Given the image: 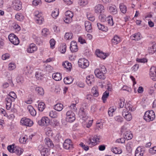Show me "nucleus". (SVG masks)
Here are the masks:
<instances>
[{"instance_id":"f257e3e1","label":"nucleus","mask_w":156,"mask_h":156,"mask_svg":"<svg viewBox=\"0 0 156 156\" xmlns=\"http://www.w3.org/2000/svg\"><path fill=\"white\" fill-rule=\"evenodd\" d=\"M101 138L100 135H94L88 139L86 141V142L88 145L92 147L96 145L99 142Z\"/></svg>"},{"instance_id":"f03ea898","label":"nucleus","mask_w":156,"mask_h":156,"mask_svg":"<svg viewBox=\"0 0 156 156\" xmlns=\"http://www.w3.org/2000/svg\"><path fill=\"white\" fill-rule=\"evenodd\" d=\"M155 115L153 110L147 111L145 112L143 117L144 119L147 122L153 121L155 118Z\"/></svg>"},{"instance_id":"7ed1b4c3","label":"nucleus","mask_w":156,"mask_h":156,"mask_svg":"<svg viewBox=\"0 0 156 156\" xmlns=\"http://www.w3.org/2000/svg\"><path fill=\"white\" fill-rule=\"evenodd\" d=\"M73 13L70 11H67L65 13V16L63 20L64 22L67 23H71L72 21V18L73 16Z\"/></svg>"},{"instance_id":"20e7f679","label":"nucleus","mask_w":156,"mask_h":156,"mask_svg":"<svg viewBox=\"0 0 156 156\" xmlns=\"http://www.w3.org/2000/svg\"><path fill=\"white\" fill-rule=\"evenodd\" d=\"M20 123L22 126L30 127L33 126L34 123L30 119L26 117H23L21 119Z\"/></svg>"},{"instance_id":"39448f33","label":"nucleus","mask_w":156,"mask_h":156,"mask_svg":"<svg viewBox=\"0 0 156 156\" xmlns=\"http://www.w3.org/2000/svg\"><path fill=\"white\" fill-rule=\"evenodd\" d=\"M66 119L69 122H73L76 119L75 113L71 110L68 111L66 113Z\"/></svg>"},{"instance_id":"423d86ee","label":"nucleus","mask_w":156,"mask_h":156,"mask_svg":"<svg viewBox=\"0 0 156 156\" xmlns=\"http://www.w3.org/2000/svg\"><path fill=\"white\" fill-rule=\"evenodd\" d=\"M78 64L79 67L85 69L89 66V63L87 59L85 58H81L79 60Z\"/></svg>"},{"instance_id":"0eeeda50","label":"nucleus","mask_w":156,"mask_h":156,"mask_svg":"<svg viewBox=\"0 0 156 156\" xmlns=\"http://www.w3.org/2000/svg\"><path fill=\"white\" fill-rule=\"evenodd\" d=\"M8 38L10 42L14 45H17L19 43L18 38L13 34H10L8 36Z\"/></svg>"},{"instance_id":"6e6552de","label":"nucleus","mask_w":156,"mask_h":156,"mask_svg":"<svg viewBox=\"0 0 156 156\" xmlns=\"http://www.w3.org/2000/svg\"><path fill=\"white\" fill-rule=\"evenodd\" d=\"M63 147L66 150H71L73 148V144L71 140L69 139L66 140L63 144Z\"/></svg>"},{"instance_id":"1a4fd4ad","label":"nucleus","mask_w":156,"mask_h":156,"mask_svg":"<svg viewBox=\"0 0 156 156\" xmlns=\"http://www.w3.org/2000/svg\"><path fill=\"white\" fill-rule=\"evenodd\" d=\"M38 148L42 156H48L49 154L50 149L48 148H45L41 145H40Z\"/></svg>"},{"instance_id":"9d476101","label":"nucleus","mask_w":156,"mask_h":156,"mask_svg":"<svg viewBox=\"0 0 156 156\" xmlns=\"http://www.w3.org/2000/svg\"><path fill=\"white\" fill-rule=\"evenodd\" d=\"M37 50V47L34 43L30 44L27 46V51L29 53H33Z\"/></svg>"},{"instance_id":"9b49d317","label":"nucleus","mask_w":156,"mask_h":156,"mask_svg":"<svg viewBox=\"0 0 156 156\" xmlns=\"http://www.w3.org/2000/svg\"><path fill=\"white\" fill-rule=\"evenodd\" d=\"M13 8L17 11H19L22 8V3L20 0H14L12 2Z\"/></svg>"},{"instance_id":"f8f14e48","label":"nucleus","mask_w":156,"mask_h":156,"mask_svg":"<svg viewBox=\"0 0 156 156\" xmlns=\"http://www.w3.org/2000/svg\"><path fill=\"white\" fill-rule=\"evenodd\" d=\"M105 10L104 6L102 4H98L96 5L94 8V11L96 13L101 14L104 12Z\"/></svg>"},{"instance_id":"ddd939ff","label":"nucleus","mask_w":156,"mask_h":156,"mask_svg":"<svg viewBox=\"0 0 156 156\" xmlns=\"http://www.w3.org/2000/svg\"><path fill=\"white\" fill-rule=\"evenodd\" d=\"M50 123L49 119L46 117H43L38 122V124L41 126H47Z\"/></svg>"},{"instance_id":"4468645a","label":"nucleus","mask_w":156,"mask_h":156,"mask_svg":"<svg viewBox=\"0 0 156 156\" xmlns=\"http://www.w3.org/2000/svg\"><path fill=\"white\" fill-rule=\"evenodd\" d=\"M122 114L123 116L127 121H130L132 119V116L131 113L126 110L123 109Z\"/></svg>"},{"instance_id":"2eb2a0df","label":"nucleus","mask_w":156,"mask_h":156,"mask_svg":"<svg viewBox=\"0 0 156 156\" xmlns=\"http://www.w3.org/2000/svg\"><path fill=\"white\" fill-rule=\"evenodd\" d=\"M95 54L97 56L100 58L105 59L108 55V54L103 52L99 49H97L95 51Z\"/></svg>"},{"instance_id":"dca6fc26","label":"nucleus","mask_w":156,"mask_h":156,"mask_svg":"<svg viewBox=\"0 0 156 156\" xmlns=\"http://www.w3.org/2000/svg\"><path fill=\"white\" fill-rule=\"evenodd\" d=\"M150 78L154 81H156V67L153 66L150 70Z\"/></svg>"},{"instance_id":"f3484780","label":"nucleus","mask_w":156,"mask_h":156,"mask_svg":"<svg viewBox=\"0 0 156 156\" xmlns=\"http://www.w3.org/2000/svg\"><path fill=\"white\" fill-rule=\"evenodd\" d=\"M94 74L99 79L104 80L105 78V76L104 75L105 73L101 72V71L99 69H97L95 70Z\"/></svg>"},{"instance_id":"a211bd4d","label":"nucleus","mask_w":156,"mask_h":156,"mask_svg":"<svg viewBox=\"0 0 156 156\" xmlns=\"http://www.w3.org/2000/svg\"><path fill=\"white\" fill-rule=\"evenodd\" d=\"M121 41V37L117 35H115L111 40V44L113 46L116 45Z\"/></svg>"},{"instance_id":"6ab92c4d","label":"nucleus","mask_w":156,"mask_h":156,"mask_svg":"<svg viewBox=\"0 0 156 156\" xmlns=\"http://www.w3.org/2000/svg\"><path fill=\"white\" fill-rule=\"evenodd\" d=\"M70 49L72 52H77L78 50V46L76 42L72 41L70 44Z\"/></svg>"},{"instance_id":"aec40b11","label":"nucleus","mask_w":156,"mask_h":156,"mask_svg":"<svg viewBox=\"0 0 156 156\" xmlns=\"http://www.w3.org/2000/svg\"><path fill=\"white\" fill-rule=\"evenodd\" d=\"M108 11L112 14L115 15L118 12L117 7L115 5H112L108 8Z\"/></svg>"},{"instance_id":"412c9836","label":"nucleus","mask_w":156,"mask_h":156,"mask_svg":"<svg viewBox=\"0 0 156 156\" xmlns=\"http://www.w3.org/2000/svg\"><path fill=\"white\" fill-rule=\"evenodd\" d=\"M34 66L32 65H29L24 68V71L26 74L31 73L34 69Z\"/></svg>"},{"instance_id":"4be33fe9","label":"nucleus","mask_w":156,"mask_h":156,"mask_svg":"<svg viewBox=\"0 0 156 156\" xmlns=\"http://www.w3.org/2000/svg\"><path fill=\"white\" fill-rule=\"evenodd\" d=\"M94 77L93 75H90L87 76L86 81L88 85H91L94 83Z\"/></svg>"},{"instance_id":"5701e85b","label":"nucleus","mask_w":156,"mask_h":156,"mask_svg":"<svg viewBox=\"0 0 156 156\" xmlns=\"http://www.w3.org/2000/svg\"><path fill=\"white\" fill-rule=\"evenodd\" d=\"M144 150L143 148L140 147H138L135 151V156H143Z\"/></svg>"},{"instance_id":"b1692460","label":"nucleus","mask_w":156,"mask_h":156,"mask_svg":"<svg viewBox=\"0 0 156 156\" xmlns=\"http://www.w3.org/2000/svg\"><path fill=\"white\" fill-rule=\"evenodd\" d=\"M5 101L6 102V108L7 110H9L11 108L12 105V102L14 101L12 100V99L8 97L5 99Z\"/></svg>"},{"instance_id":"393cba45","label":"nucleus","mask_w":156,"mask_h":156,"mask_svg":"<svg viewBox=\"0 0 156 156\" xmlns=\"http://www.w3.org/2000/svg\"><path fill=\"white\" fill-rule=\"evenodd\" d=\"M62 66L64 68L66 69L67 71H70L72 68L71 63L67 61L63 62L62 63Z\"/></svg>"},{"instance_id":"a878e982","label":"nucleus","mask_w":156,"mask_h":156,"mask_svg":"<svg viewBox=\"0 0 156 156\" xmlns=\"http://www.w3.org/2000/svg\"><path fill=\"white\" fill-rule=\"evenodd\" d=\"M14 151V153H15L18 156L21 155L23 151V150L18 146L15 147Z\"/></svg>"},{"instance_id":"bb28decb","label":"nucleus","mask_w":156,"mask_h":156,"mask_svg":"<svg viewBox=\"0 0 156 156\" xmlns=\"http://www.w3.org/2000/svg\"><path fill=\"white\" fill-rule=\"evenodd\" d=\"M52 76L53 79L56 81L60 80L62 79V74L59 73H53Z\"/></svg>"},{"instance_id":"cd10ccee","label":"nucleus","mask_w":156,"mask_h":156,"mask_svg":"<svg viewBox=\"0 0 156 156\" xmlns=\"http://www.w3.org/2000/svg\"><path fill=\"white\" fill-rule=\"evenodd\" d=\"M124 137L127 140L131 139L133 137L131 132L129 131H127L124 133Z\"/></svg>"},{"instance_id":"c85d7f7f","label":"nucleus","mask_w":156,"mask_h":156,"mask_svg":"<svg viewBox=\"0 0 156 156\" xmlns=\"http://www.w3.org/2000/svg\"><path fill=\"white\" fill-rule=\"evenodd\" d=\"M80 117L82 118L84 121H86L88 119V116L86 114L85 112L83 109L80 110L79 113Z\"/></svg>"},{"instance_id":"c756f323","label":"nucleus","mask_w":156,"mask_h":156,"mask_svg":"<svg viewBox=\"0 0 156 156\" xmlns=\"http://www.w3.org/2000/svg\"><path fill=\"white\" fill-rule=\"evenodd\" d=\"M85 26L86 30L88 32L92 31V28L91 24L88 21H86L85 22Z\"/></svg>"},{"instance_id":"7c9ffc66","label":"nucleus","mask_w":156,"mask_h":156,"mask_svg":"<svg viewBox=\"0 0 156 156\" xmlns=\"http://www.w3.org/2000/svg\"><path fill=\"white\" fill-rule=\"evenodd\" d=\"M27 109L32 116H34L36 115V111L31 105H28L27 106Z\"/></svg>"},{"instance_id":"2f4dec72","label":"nucleus","mask_w":156,"mask_h":156,"mask_svg":"<svg viewBox=\"0 0 156 156\" xmlns=\"http://www.w3.org/2000/svg\"><path fill=\"white\" fill-rule=\"evenodd\" d=\"M45 144L48 147H53L54 144L52 141L49 138H46L44 140Z\"/></svg>"},{"instance_id":"473e14b6","label":"nucleus","mask_w":156,"mask_h":156,"mask_svg":"<svg viewBox=\"0 0 156 156\" xmlns=\"http://www.w3.org/2000/svg\"><path fill=\"white\" fill-rule=\"evenodd\" d=\"M140 34L139 32L136 33L130 36V38L133 40L138 41L141 39L140 37Z\"/></svg>"},{"instance_id":"72a5a7b5","label":"nucleus","mask_w":156,"mask_h":156,"mask_svg":"<svg viewBox=\"0 0 156 156\" xmlns=\"http://www.w3.org/2000/svg\"><path fill=\"white\" fill-rule=\"evenodd\" d=\"M63 105L60 103H58L54 106V109L55 110L58 112L61 111L63 109Z\"/></svg>"},{"instance_id":"f704fd0d","label":"nucleus","mask_w":156,"mask_h":156,"mask_svg":"<svg viewBox=\"0 0 156 156\" xmlns=\"http://www.w3.org/2000/svg\"><path fill=\"white\" fill-rule=\"evenodd\" d=\"M91 92L94 97H97L99 96V94L98 87L94 86L91 89Z\"/></svg>"},{"instance_id":"c9c22d12","label":"nucleus","mask_w":156,"mask_h":156,"mask_svg":"<svg viewBox=\"0 0 156 156\" xmlns=\"http://www.w3.org/2000/svg\"><path fill=\"white\" fill-rule=\"evenodd\" d=\"M15 17L17 20L22 21L23 20L24 16L22 13H18L15 15Z\"/></svg>"},{"instance_id":"e433bc0d","label":"nucleus","mask_w":156,"mask_h":156,"mask_svg":"<svg viewBox=\"0 0 156 156\" xmlns=\"http://www.w3.org/2000/svg\"><path fill=\"white\" fill-rule=\"evenodd\" d=\"M111 150L115 154H121L122 152V150L119 147H112Z\"/></svg>"},{"instance_id":"4c0bfd02","label":"nucleus","mask_w":156,"mask_h":156,"mask_svg":"<svg viewBox=\"0 0 156 156\" xmlns=\"http://www.w3.org/2000/svg\"><path fill=\"white\" fill-rule=\"evenodd\" d=\"M66 46L65 43L61 44L59 48V51L62 53H64L66 50Z\"/></svg>"},{"instance_id":"58836bf2","label":"nucleus","mask_w":156,"mask_h":156,"mask_svg":"<svg viewBox=\"0 0 156 156\" xmlns=\"http://www.w3.org/2000/svg\"><path fill=\"white\" fill-rule=\"evenodd\" d=\"M27 139L28 137L27 136H22L19 139V142L21 144H25L26 143Z\"/></svg>"},{"instance_id":"ea45409f","label":"nucleus","mask_w":156,"mask_h":156,"mask_svg":"<svg viewBox=\"0 0 156 156\" xmlns=\"http://www.w3.org/2000/svg\"><path fill=\"white\" fill-rule=\"evenodd\" d=\"M156 51V44H154L151 47L149 48L148 52L149 53L153 54Z\"/></svg>"},{"instance_id":"a19ab883","label":"nucleus","mask_w":156,"mask_h":156,"mask_svg":"<svg viewBox=\"0 0 156 156\" xmlns=\"http://www.w3.org/2000/svg\"><path fill=\"white\" fill-rule=\"evenodd\" d=\"M119 8L123 14H125L126 12V6L122 3H120L119 5Z\"/></svg>"},{"instance_id":"79ce46f5","label":"nucleus","mask_w":156,"mask_h":156,"mask_svg":"<svg viewBox=\"0 0 156 156\" xmlns=\"http://www.w3.org/2000/svg\"><path fill=\"white\" fill-rule=\"evenodd\" d=\"M44 75L40 72H37L35 73V77L37 80H42L43 78Z\"/></svg>"},{"instance_id":"37998d69","label":"nucleus","mask_w":156,"mask_h":156,"mask_svg":"<svg viewBox=\"0 0 156 156\" xmlns=\"http://www.w3.org/2000/svg\"><path fill=\"white\" fill-rule=\"evenodd\" d=\"M45 108V105L44 102H40L38 106V108L39 111H43Z\"/></svg>"},{"instance_id":"c03bdc74","label":"nucleus","mask_w":156,"mask_h":156,"mask_svg":"<svg viewBox=\"0 0 156 156\" xmlns=\"http://www.w3.org/2000/svg\"><path fill=\"white\" fill-rule=\"evenodd\" d=\"M97 25L99 30L105 31H106L108 30L107 27H105L103 25L99 23H98Z\"/></svg>"},{"instance_id":"a18cd8bd","label":"nucleus","mask_w":156,"mask_h":156,"mask_svg":"<svg viewBox=\"0 0 156 156\" xmlns=\"http://www.w3.org/2000/svg\"><path fill=\"white\" fill-rule=\"evenodd\" d=\"M125 109L126 110V111H134L135 110L134 108H133V106L129 103L125 104Z\"/></svg>"},{"instance_id":"49530a36","label":"nucleus","mask_w":156,"mask_h":156,"mask_svg":"<svg viewBox=\"0 0 156 156\" xmlns=\"http://www.w3.org/2000/svg\"><path fill=\"white\" fill-rule=\"evenodd\" d=\"M73 79L71 77H66L64 79V82L66 84H70L73 82Z\"/></svg>"},{"instance_id":"de8ad7c7","label":"nucleus","mask_w":156,"mask_h":156,"mask_svg":"<svg viewBox=\"0 0 156 156\" xmlns=\"http://www.w3.org/2000/svg\"><path fill=\"white\" fill-rule=\"evenodd\" d=\"M109 95V92L108 91H106L104 92L102 97V99L104 103H105L106 99L108 97Z\"/></svg>"},{"instance_id":"09e8293b","label":"nucleus","mask_w":156,"mask_h":156,"mask_svg":"<svg viewBox=\"0 0 156 156\" xmlns=\"http://www.w3.org/2000/svg\"><path fill=\"white\" fill-rule=\"evenodd\" d=\"M7 97L11 98L12 100L13 101H15L16 98V94L13 91L11 92L8 95Z\"/></svg>"},{"instance_id":"8fccbe9b","label":"nucleus","mask_w":156,"mask_h":156,"mask_svg":"<svg viewBox=\"0 0 156 156\" xmlns=\"http://www.w3.org/2000/svg\"><path fill=\"white\" fill-rule=\"evenodd\" d=\"M46 134L47 135L49 136H53V133L51 128L49 127H47L46 128Z\"/></svg>"},{"instance_id":"3c124183","label":"nucleus","mask_w":156,"mask_h":156,"mask_svg":"<svg viewBox=\"0 0 156 156\" xmlns=\"http://www.w3.org/2000/svg\"><path fill=\"white\" fill-rule=\"evenodd\" d=\"M107 21L108 24L110 26H113L114 24L112 16L109 15L107 17Z\"/></svg>"},{"instance_id":"603ef678","label":"nucleus","mask_w":156,"mask_h":156,"mask_svg":"<svg viewBox=\"0 0 156 156\" xmlns=\"http://www.w3.org/2000/svg\"><path fill=\"white\" fill-rule=\"evenodd\" d=\"M35 90L39 94L41 95H44V90L42 87H36Z\"/></svg>"},{"instance_id":"864d4df0","label":"nucleus","mask_w":156,"mask_h":156,"mask_svg":"<svg viewBox=\"0 0 156 156\" xmlns=\"http://www.w3.org/2000/svg\"><path fill=\"white\" fill-rule=\"evenodd\" d=\"M78 3L80 6L83 7L88 4V1L87 0H79Z\"/></svg>"},{"instance_id":"5fc2aeb1","label":"nucleus","mask_w":156,"mask_h":156,"mask_svg":"<svg viewBox=\"0 0 156 156\" xmlns=\"http://www.w3.org/2000/svg\"><path fill=\"white\" fill-rule=\"evenodd\" d=\"M116 108H114L113 107L110 108L108 111V114L109 116H113V113L116 110Z\"/></svg>"},{"instance_id":"6e6d98bb","label":"nucleus","mask_w":156,"mask_h":156,"mask_svg":"<svg viewBox=\"0 0 156 156\" xmlns=\"http://www.w3.org/2000/svg\"><path fill=\"white\" fill-rule=\"evenodd\" d=\"M58 10L57 9H55L52 11L51 16L53 18H56L58 16Z\"/></svg>"},{"instance_id":"4d7b16f0","label":"nucleus","mask_w":156,"mask_h":156,"mask_svg":"<svg viewBox=\"0 0 156 156\" xmlns=\"http://www.w3.org/2000/svg\"><path fill=\"white\" fill-rule=\"evenodd\" d=\"M98 18L99 20L101 21L105 22L106 21L107 19V17L104 14H101L99 16Z\"/></svg>"},{"instance_id":"13d9d810","label":"nucleus","mask_w":156,"mask_h":156,"mask_svg":"<svg viewBox=\"0 0 156 156\" xmlns=\"http://www.w3.org/2000/svg\"><path fill=\"white\" fill-rule=\"evenodd\" d=\"M49 115L51 118H55L57 117L58 115L55 111L52 110L49 112Z\"/></svg>"},{"instance_id":"bf43d9fd","label":"nucleus","mask_w":156,"mask_h":156,"mask_svg":"<svg viewBox=\"0 0 156 156\" xmlns=\"http://www.w3.org/2000/svg\"><path fill=\"white\" fill-rule=\"evenodd\" d=\"M49 34V32L47 28H44L42 31V35L44 37H47Z\"/></svg>"},{"instance_id":"052dcab7","label":"nucleus","mask_w":156,"mask_h":156,"mask_svg":"<svg viewBox=\"0 0 156 156\" xmlns=\"http://www.w3.org/2000/svg\"><path fill=\"white\" fill-rule=\"evenodd\" d=\"M73 37V34L71 32L66 33L65 35V38L67 40L71 39Z\"/></svg>"},{"instance_id":"680f3d73","label":"nucleus","mask_w":156,"mask_h":156,"mask_svg":"<svg viewBox=\"0 0 156 156\" xmlns=\"http://www.w3.org/2000/svg\"><path fill=\"white\" fill-rule=\"evenodd\" d=\"M87 16L88 20L91 21H93L95 19V17L92 14L90 13H87Z\"/></svg>"},{"instance_id":"e2e57ef3","label":"nucleus","mask_w":156,"mask_h":156,"mask_svg":"<svg viewBox=\"0 0 156 156\" xmlns=\"http://www.w3.org/2000/svg\"><path fill=\"white\" fill-rule=\"evenodd\" d=\"M16 80L18 83L21 84L23 82L24 79L23 76H18L16 78Z\"/></svg>"},{"instance_id":"0e129e2a","label":"nucleus","mask_w":156,"mask_h":156,"mask_svg":"<svg viewBox=\"0 0 156 156\" xmlns=\"http://www.w3.org/2000/svg\"><path fill=\"white\" fill-rule=\"evenodd\" d=\"M55 41L53 39H51L50 40L49 43L50 45V47L51 49H53L55 48Z\"/></svg>"},{"instance_id":"69168bd1","label":"nucleus","mask_w":156,"mask_h":156,"mask_svg":"<svg viewBox=\"0 0 156 156\" xmlns=\"http://www.w3.org/2000/svg\"><path fill=\"white\" fill-rule=\"evenodd\" d=\"M35 22L39 24H41L44 21V19L43 17L37 18L35 19Z\"/></svg>"},{"instance_id":"338daca9","label":"nucleus","mask_w":156,"mask_h":156,"mask_svg":"<svg viewBox=\"0 0 156 156\" xmlns=\"http://www.w3.org/2000/svg\"><path fill=\"white\" fill-rule=\"evenodd\" d=\"M15 147L14 146L13 144L8 146L7 147L8 151L10 152L13 153L14 152V149Z\"/></svg>"},{"instance_id":"774afa93","label":"nucleus","mask_w":156,"mask_h":156,"mask_svg":"<svg viewBox=\"0 0 156 156\" xmlns=\"http://www.w3.org/2000/svg\"><path fill=\"white\" fill-rule=\"evenodd\" d=\"M16 68V64L13 63H10L9 64V69L10 70H13Z\"/></svg>"}]
</instances>
